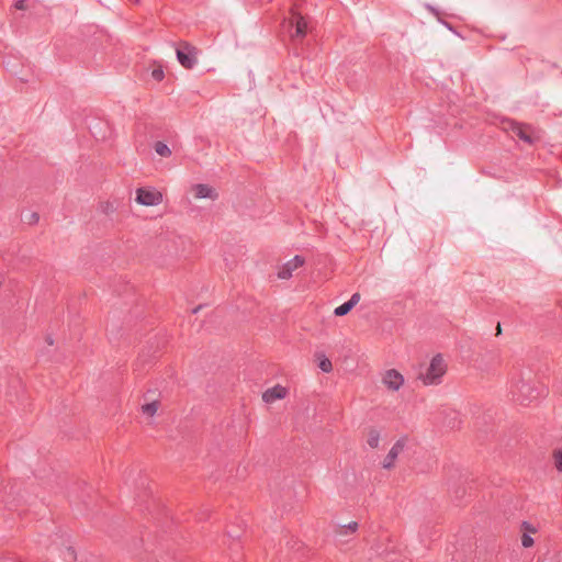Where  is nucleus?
Instances as JSON below:
<instances>
[{
  "mask_svg": "<svg viewBox=\"0 0 562 562\" xmlns=\"http://www.w3.org/2000/svg\"><path fill=\"white\" fill-rule=\"evenodd\" d=\"M447 372L448 362L446 357L442 353H436L430 358L428 364L419 371L417 379L425 386H435L442 382Z\"/></svg>",
  "mask_w": 562,
  "mask_h": 562,
  "instance_id": "nucleus-1",
  "label": "nucleus"
},
{
  "mask_svg": "<svg viewBox=\"0 0 562 562\" xmlns=\"http://www.w3.org/2000/svg\"><path fill=\"white\" fill-rule=\"evenodd\" d=\"M165 201L164 192L154 186H140L134 191V202L142 207L155 209Z\"/></svg>",
  "mask_w": 562,
  "mask_h": 562,
  "instance_id": "nucleus-2",
  "label": "nucleus"
},
{
  "mask_svg": "<svg viewBox=\"0 0 562 562\" xmlns=\"http://www.w3.org/2000/svg\"><path fill=\"white\" fill-rule=\"evenodd\" d=\"M194 202L210 201L215 202L220 199V191L215 184L207 182H195L192 183L188 189Z\"/></svg>",
  "mask_w": 562,
  "mask_h": 562,
  "instance_id": "nucleus-3",
  "label": "nucleus"
},
{
  "mask_svg": "<svg viewBox=\"0 0 562 562\" xmlns=\"http://www.w3.org/2000/svg\"><path fill=\"white\" fill-rule=\"evenodd\" d=\"M380 382L385 391L397 393L405 386L406 379L400 370L387 368L381 372Z\"/></svg>",
  "mask_w": 562,
  "mask_h": 562,
  "instance_id": "nucleus-4",
  "label": "nucleus"
},
{
  "mask_svg": "<svg viewBox=\"0 0 562 562\" xmlns=\"http://www.w3.org/2000/svg\"><path fill=\"white\" fill-rule=\"evenodd\" d=\"M305 265V258L296 255L293 258L278 265L277 278L282 281L290 280L294 272Z\"/></svg>",
  "mask_w": 562,
  "mask_h": 562,
  "instance_id": "nucleus-5",
  "label": "nucleus"
},
{
  "mask_svg": "<svg viewBox=\"0 0 562 562\" xmlns=\"http://www.w3.org/2000/svg\"><path fill=\"white\" fill-rule=\"evenodd\" d=\"M406 439L401 438L393 443L382 461L383 469L391 470L395 467L398 456L404 451Z\"/></svg>",
  "mask_w": 562,
  "mask_h": 562,
  "instance_id": "nucleus-6",
  "label": "nucleus"
},
{
  "mask_svg": "<svg viewBox=\"0 0 562 562\" xmlns=\"http://www.w3.org/2000/svg\"><path fill=\"white\" fill-rule=\"evenodd\" d=\"M177 58L184 68L191 69L196 64L195 49L190 45L184 44L177 50Z\"/></svg>",
  "mask_w": 562,
  "mask_h": 562,
  "instance_id": "nucleus-7",
  "label": "nucleus"
},
{
  "mask_svg": "<svg viewBox=\"0 0 562 562\" xmlns=\"http://www.w3.org/2000/svg\"><path fill=\"white\" fill-rule=\"evenodd\" d=\"M504 130L507 132H512L514 135H516L526 143L532 144L533 142L530 126L522 125L516 122H507L506 125L504 126Z\"/></svg>",
  "mask_w": 562,
  "mask_h": 562,
  "instance_id": "nucleus-8",
  "label": "nucleus"
},
{
  "mask_svg": "<svg viewBox=\"0 0 562 562\" xmlns=\"http://www.w3.org/2000/svg\"><path fill=\"white\" fill-rule=\"evenodd\" d=\"M289 390L288 387L276 384L274 386L266 390L262 393V401L267 404H273L277 401L283 400L288 396Z\"/></svg>",
  "mask_w": 562,
  "mask_h": 562,
  "instance_id": "nucleus-9",
  "label": "nucleus"
},
{
  "mask_svg": "<svg viewBox=\"0 0 562 562\" xmlns=\"http://www.w3.org/2000/svg\"><path fill=\"white\" fill-rule=\"evenodd\" d=\"M290 24L295 27V33L293 36L304 37L307 33V22L300 13L292 10V18L290 19Z\"/></svg>",
  "mask_w": 562,
  "mask_h": 562,
  "instance_id": "nucleus-10",
  "label": "nucleus"
},
{
  "mask_svg": "<svg viewBox=\"0 0 562 562\" xmlns=\"http://www.w3.org/2000/svg\"><path fill=\"white\" fill-rule=\"evenodd\" d=\"M537 532L536 527L528 522H522L521 525V546L524 548H531L535 544L532 535Z\"/></svg>",
  "mask_w": 562,
  "mask_h": 562,
  "instance_id": "nucleus-11",
  "label": "nucleus"
},
{
  "mask_svg": "<svg viewBox=\"0 0 562 562\" xmlns=\"http://www.w3.org/2000/svg\"><path fill=\"white\" fill-rule=\"evenodd\" d=\"M359 301H360V294L359 293L352 294V296L350 297V300L348 302H346L335 308L334 314L336 316L347 315L359 303Z\"/></svg>",
  "mask_w": 562,
  "mask_h": 562,
  "instance_id": "nucleus-12",
  "label": "nucleus"
},
{
  "mask_svg": "<svg viewBox=\"0 0 562 562\" xmlns=\"http://www.w3.org/2000/svg\"><path fill=\"white\" fill-rule=\"evenodd\" d=\"M364 437H366V442L367 445L371 448V449H378L380 443H381V440H382V435H381V431L376 428H369L367 429L366 434H364Z\"/></svg>",
  "mask_w": 562,
  "mask_h": 562,
  "instance_id": "nucleus-13",
  "label": "nucleus"
},
{
  "mask_svg": "<svg viewBox=\"0 0 562 562\" xmlns=\"http://www.w3.org/2000/svg\"><path fill=\"white\" fill-rule=\"evenodd\" d=\"M358 530V522L357 521H349L344 525L337 526L335 533L338 537H347L348 535H352L357 532Z\"/></svg>",
  "mask_w": 562,
  "mask_h": 562,
  "instance_id": "nucleus-14",
  "label": "nucleus"
},
{
  "mask_svg": "<svg viewBox=\"0 0 562 562\" xmlns=\"http://www.w3.org/2000/svg\"><path fill=\"white\" fill-rule=\"evenodd\" d=\"M160 403L158 400H153L151 402L145 403L142 405L140 411L143 415H145L147 418H153L158 409H159Z\"/></svg>",
  "mask_w": 562,
  "mask_h": 562,
  "instance_id": "nucleus-15",
  "label": "nucleus"
},
{
  "mask_svg": "<svg viewBox=\"0 0 562 562\" xmlns=\"http://www.w3.org/2000/svg\"><path fill=\"white\" fill-rule=\"evenodd\" d=\"M317 363L323 372L329 373L333 370V363L325 355L317 356Z\"/></svg>",
  "mask_w": 562,
  "mask_h": 562,
  "instance_id": "nucleus-16",
  "label": "nucleus"
},
{
  "mask_svg": "<svg viewBox=\"0 0 562 562\" xmlns=\"http://www.w3.org/2000/svg\"><path fill=\"white\" fill-rule=\"evenodd\" d=\"M99 210L104 215H112L115 213L116 207L113 202L105 200L99 203Z\"/></svg>",
  "mask_w": 562,
  "mask_h": 562,
  "instance_id": "nucleus-17",
  "label": "nucleus"
},
{
  "mask_svg": "<svg viewBox=\"0 0 562 562\" xmlns=\"http://www.w3.org/2000/svg\"><path fill=\"white\" fill-rule=\"evenodd\" d=\"M155 151L161 157H169L171 155L170 148L161 142L155 144Z\"/></svg>",
  "mask_w": 562,
  "mask_h": 562,
  "instance_id": "nucleus-18",
  "label": "nucleus"
},
{
  "mask_svg": "<svg viewBox=\"0 0 562 562\" xmlns=\"http://www.w3.org/2000/svg\"><path fill=\"white\" fill-rule=\"evenodd\" d=\"M554 467L558 471L562 472V450H557L553 453Z\"/></svg>",
  "mask_w": 562,
  "mask_h": 562,
  "instance_id": "nucleus-19",
  "label": "nucleus"
},
{
  "mask_svg": "<svg viewBox=\"0 0 562 562\" xmlns=\"http://www.w3.org/2000/svg\"><path fill=\"white\" fill-rule=\"evenodd\" d=\"M151 77L157 80V81H161L164 79V70L160 66L154 68L151 70Z\"/></svg>",
  "mask_w": 562,
  "mask_h": 562,
  "instance_id": "nucleus-20",
  "label": "nucleus"
},
{
  "mask_svg": "<svg viewBox=\"0 0 562 562\" xmlns=\"http://www.w3.org/2000/svg\"><path fill=\"white\" fill-rule=\"evenodd\" d=\"M15 8L18 10H25L27 8L26 2L24 0H19L15 2Z\"/></svg>",
  "mask_w": 562,
  "mask_h": 562,
  "instance_id": "nucleus-21",
  "label": "nucleus"
},
{
  "mask_svg": "<svg viewBox=\"0 0 562 562\" xmlns=\"http://www.w3.org/2000/svg\"><path fill=\"white\" fill-rule=\"evenodd\" d=\"M27 221H29L30 224H34V223H36L38 221V215L36 213H32V214H30Z\"/></svg>",
  "mask_w": 562,
  "mask_h": 562,
  "instance_id": "nucleus-22",
  "label": "nucleus"
},
{
  "mask_svg": "<svg viewBox=\"0 0 562 562\" xmlns=\"http://www.w3.org/2000/svg\"><path fill=\"white\" fill-rule=\"evenodd\" d=\"M496 329H497V334H501L502 328H501V325H499V324L497 325V328H496Z\"/></svg>",
  "mask_w": 562,
  "mask_h": 562,
  "instance_id": "nucleus-23",
  "label": "nucleus"
},
{
  "mask_svg": "<svg viewBox=\"0 0 562 562\" xmlns=\"http://www.w3.org/2000/svg\"><path fill=\"white\" fill-rule=\"evenodd\" d=\"M513 386H514L515 389H517L518 391H520V387H519V385H518L517 383H514V384H513Z\"/></svg>",
  "mask_w": 562,
  "mask_h": 562,
  "instance_id": "nucleus-24",
  "label": "nucleus"
}]
</instances>
